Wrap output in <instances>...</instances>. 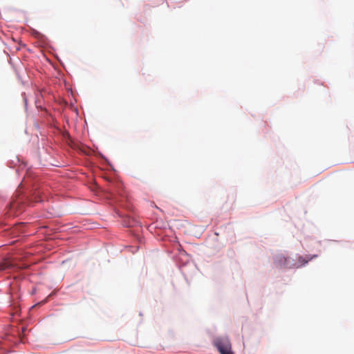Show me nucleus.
<instances>
[{
  "label": "nucleus",
  "instance_id": "nucleus-8",
  "mask_svg": "<svg viewBox=\"0 0 354 354\" xmlns=\"http://www.w3.org/2000/svg\"><path fill=\"white\" fill-rule=\"evenodd\" d=\"M83 153H84V155H88V152H86L85 151H84Z\"/></svg>",
  "mask_w": 354,
  "mask_h": 354
},
{
  "label": "nucleus",
  "instance_id": "nucleus-4",
  "mask_svg": "<svg viewBox=\"0 0 354 354\" xmlns=\"http://www.w3.org/2000/svg\"><path fill=\"white\" fill-rule=\"evenodd\" d=\"M15 265L9 259H5L1 262H0V272L12 268Z\"/></svg>",
  "mask_w": 354,
  "mask_h": 354
},
{
  "label": "nucleus",
  "instance_id": "nucleus-2",
  "mask_svg": "<svg viewBox=\"0 0 354 354\" xmlns=\"http://www.w3.org/2000/svg\"><path fill=\"white\" fill-rule=\"evenodd\" d=\"M274 263L276 266L283 268H291L295 266L289 262V258L282 253L277 254L274 257Z\"/></svg>",
  "mask_w": 354,
  "mask_h": 354
},
{
  "label": "nucleus",
  "instance_id": "nucleus-6",
  "mask_svg": "<svg viewBox=\"0 0 354 354\" xmlns=\"http://www.w3.org/2000/svg\"><path fill=\"white\" fill-rule=\"evenodd\" d=\"M41 192L40 190H37L34 193V197H35V201L36 202H40V201H42V199L41 198Z\"/></svg>",
  "mask_w": 354,
  "mask_h": 354
},
{
  "label": "nucleus",
  "instance_id": "nucleus-1",
  "mask_svg": "<svg viewBox=\"0 0 354 354\" xmlns=\"http://www.w3.org/2000/svg\"><path fill=\"white\" fill-rule=\"evenodd\" d=\"M214 345L221 354H227L232 351L230 341L227 337H218L216 339L214 342Z\"/></svg>",
  "mask_w": 354,
  "mask_h": 354
},
{
  "label": "nucleus",
  "instance_id": "nucleus-5",
  "mask_svg": "<svg viewBox=\"0 0 354 354\" xmlns=\"http://www.w3.org/2000/svg\"><path fill=\"white\" fill-rule=\"evenodd\" d=\"M317 255H313L312 257H310L307 255L306 257H299L298 261L300 263L301 266L305 265L309 261L313 259V258L316 257Z\"/></svg>",
  "mask_w": 354,
  "mask_h": 354
},
{
  "label": "nucleus",
  "instance_id": "nucleus-7",
  "mask_svg": "<svg viewBox=\"0 0 354 354\" xmlns=\"http://www.w3.org/2000/svg\"><path fill=\"white\" fill-rule=\"evenodd\" d=\"M14 159L12 160V162L15 164L14 166H16L18 162H20L19 156H13Z\"/></svg>",
  "mask_w": 354,
  "mask_h": 354
},
{
  "label": "nucleus",
  "instance_id": "nucleus-3",
  "mask_svg": "<svg viewBox=\"0 0 354 354\" xmlns=\"http://www.w3.org/2000/svg\"><path fill=\"white\" fill-rule=\"evenodd\" d=\"M44 158H48L45 159H41L40 162L44 167H49V166H55V167H59L60 165L53 160V156H44Z\"/></svg>",
  "mask_w": 354,
  "mask_h": 354
}]
</instances>
